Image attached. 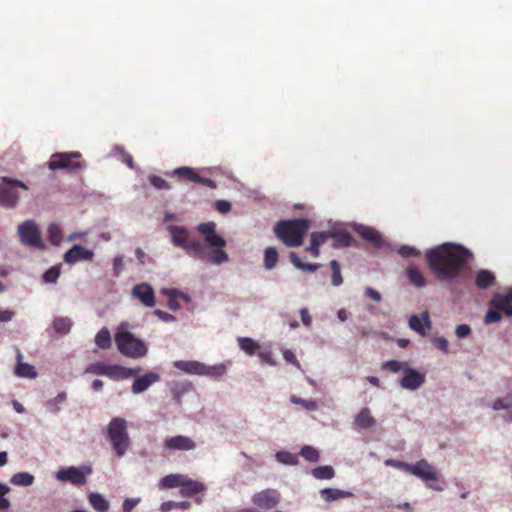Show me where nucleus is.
<instances>
[{
    "label": "nucleus",
    "instance_id": "7",
    "mask_svg": "<svg viewBox=\"0 0 512 512\" xmlns=\"http://www.w3.org/2000/svg\"><path fill=\"white\" fill-rule=\"evenodd\" d=\"M79 152H60L51 156L48 167L51 170L66 169L69 171L81 170L83 162Z\"/></svg>",
    "mask_w": 512,
    "mask_h": 512
},
{
    "label": "nucleus",
    "instance_id": "61",
    "mask_svg": "<svg viewBox=\"0 0 512 512\" xmlns=\"http://www.w3.org/2000/svg\"><path fill=\"white\" fill-rule=\"evenodd\" d=\"M139 503V499L127 498L123 502L122 510L123 512H132V510Z\"/></svg>",
    "mask_w": 512,
    "mask_h": 512
},
{
    "label": "nucleus",
    "instance_id": "46",
    "mask_svg": "<svg viewBox=\"0 0 512 512\" xmlns=\"http://www.w3.org/2000/svg\"><path fill=\"white\" fill-rule=\"evenodd\" d=\"M408 366L409 365L406 362H400L397 360H389L382 364V369L392 372V373H397L401 370L404 372V368L408 367Z\"/></svg>",
    "mask_w": 512,
    "mask_h": 512
},
{
    "label": "nucleus",
    "instance_id": "35",
    "mask_svg": "<svg viewBox=\"0 0 512 512\" xmlns=\"http://www.w3.org/2000/svg\"><path fill=\"white\" fill-rule=\"evenodd\" d=\"M10 482L13 485L27 487L33 484L34 476L28 472H18L12 476Z\"/></svg>",
    "mask_w": 512,
    "mask_h": 512
},
{
    "label": "nucleus",
    "instance_id": "39",
    "mask_svg": "<svg viewBox=\"0 0 512 512\" xmlns=\"http://www.w3.org/2000/svg\"><path fill=\"white\" fill-rule=\"evenodd\" d=\"M184 480V475L181 474H170L165 476L161 480V485L163 488H176L179 487L181 489L182 482Z\"/></svg>",
    "mask_w": 512,
    "mask_h": 512
},
{
    "label": "nucleus",
    "instance_id": "1",
    "mask_svg": "<svg viewBox=\"0 0 512 512\" xmlns=\"http://www.w3.org/2000/svg\"><path fill=\"white\" fill-rule=\"evenodd\" d=\"M469 256L467 249L452 243H445L426 252L429 268L441 281L456 278L467 264Z\"/></svg>",
    "mask_w": 512,
    "mask_h": 512
},
{
    "label": "nucleus",
    "instance_id": "56",
    "mask_svg": "<svg viewBox=\"0 0 512 512\" xmlns=\"http://www.w3.org/2000/svg\"><path fill=\"white\" fill-rule=\"evenodd\" d=\"M501 320V314L495 308H490L485 315V323L492 324Z\"/></svg>",
    "mask_w": 512,
    "mask_h": 512
},
{
    "label": "nucleus",
    "instance_id": "13",
    "mask_svg": "<svg viewBox=\"0 0 512 512\" xmlns=\"http://www.w3.org/2000/svg\"><path fill=\"white\" fill-rule=\"evenodd\" d=\"M163 446L169 451H191L197 447L196 442L192 438L184 435L166 438Z\"/></svg>",
    "mask_w": 512,
    "mask_h": 512
},
{
    "label": "nucleus",
    "instance_id": "52",
    "mask_svg": "<svg viewBox=\"0 0 512 512\" xmlns=\"http://www.w3.org/2000/svg\"><path fill=\"white\" fill-rule=\"evenodd\" d=\"M216 224L214 222L201 223L197 227V231L203 235L204 240L215 233Z\"/></svg>",
    "mask_w": 512,
    "mask_h": 512
},
{
    "label": "nucleus",
    "instance_id": "59",
    "mask_svg": "<svg viewBox=\"0 0 512 512\" xmlns=\"http://www.w3.org/2000/svg\"><path fill=\"white\" fill-rule=\"evenodd\" d=\"M432 342L437 349L444 353H448V341L444 337H436Z\"/></svg>",
    "mask_w": 512,
    "mask_h": 512
},
{
    "label": "nucleus",
    "instance_id": "64",
    "mask_svg": "<svg viewBox=\"0 0 512 512\" xmlns=\"http://www.w3.org/2000/svg\"><path fill=\"white\" fill-rule=\"evenodd\" d=\"M512 407V402H505L503 398H498L493 403L494 410H502Z\"/></svg>",
    "mask_w": 512,
    "mask_h": 512
},
{
    "label": "nucleus",
    "instance_id": "38",
    "mask_svg": "<svg viewBox=\"0 0 512 512\" xmlns=\"http://www.w3.org/2000/svg\"><path fill=\"white\" fill-rule=\"evenodd\" d=\"M278 252L274 247H267L264 252V266L266 269H273L278 262Z\"/></svg>",
    "mask_w": 512,
    "mask_h": 512
},
{
    "label": "nucleus",
    "instance_id": "40",
    "mask_svg": "<svg viewBox=\"0 0 512 512\" xmlns=\"http://www.w3.org/2000/svg\"><path fill=\"white\" fill-rule=\"evenodd\" d=\"M226 372V366L224 364H218L214 366H207L203 363V369L201 371V376H209V377H221Z\"/></svg>",
    "mask_w": 512,
    "mask_h": 512
},
{
    "label": "nucleus",
    "instance_id": "49",
    "mask_svg": "<svg viewBox=\"0 0 512 512\" xmlns=\"http://www.w3.org/2000/svg\"><path fill=\"white\" fill-rule=\"evenodd\" d=\"M330 234L331 231L313 232L310 242L314 244V246L320 247L330 238Z\"/></svg>",
    "mask_w": 512,
    "mask_h": 512
},
{
    "label": "nucleus",
    "instance_id": "6",
    "mask_svg": "<svg viewBox=\"0 0 512 512\" xmlns=\"http://www.w3.org/2000/svg\"><path fill=\"white\" fill-rule=\"evenodd\" d=\"M28 190L25 183L9 177H2L0 182V204L13 208L19 201L18 189Z\"/></svg>",
    "mask_w": 512,
    "mask_h": 512
},
{
    "label": "nucleus",
    "instance_id": "15",
    "mask_svg": "<svg viewBox=\"0 0 512 512\" xmlns=\"http://www.w3.org/2000/svg\"><path fill=\"white\" fill-rule=\"evenodd\" d=\"M425 382V375L416 371L413 368L405 367L404 376L400 380V385L403 389L416 390Z\"/></svg>",
    "mask_w": 512,
    "mask_h": 512
},
{
    "label": "nucleus",
    "instance_id": "28",
    "mask_svg": "<svg viewBox=\"0 0 512 512\" xmlns=\"http://www.w3.org/2000/svg\"><path fill=\"white\" fill-rule=\"evenodd\" d=\"M406 274L409 282L412 285L418 288L424 287L426 285V279L424 275L416 266L410 265L406 270Z\"/></svg>",
    "mask_w": 512,
    "mask_h": 512
},
{
    "label": "nucleus",
    "instance_id": "24",
    "mask_svg": "<svg viewBox=\"0 0 512 512\" xmlns=\"http://www.w3.org/2000/svg\"><path fill=\"white\" fill-rule=\"evenodd\" d=\"M169 230L172 235V242L175 246L185 248L188 243V231L184 227L170 226Z\"/></svg>",
    "mask_w": 512,
    "mask_h": 512
},
{
    "label": "nucleus",
    "instance_id": "21",
    "mask_svg": "<svg viewBox=\"0 0 512 512\" xmlns=\"http://www.w3.org/2000/svg\"><path fill=\"white\" fill-rule=\"evenodd\" d=\"M206 489L202 482L197 480L189 479L184 476V480L181 485L180 494L183 497H192L196 494L202 493Z\"/></svg>",
    "mask_w": 512,
    "mask_h": 512
},
{
    "label": "nucleus",
    "instance_id": "29",
    "mask_svg": "<svg viewBox=\"0 0 512 512\" xmlns=\"http://www.w3.org/2000/svg\"><path fill=\"white\" fill-rule=\"evenodd\" d=\"M495 282V275L488 270H480L475 279V284L480 289H487Z\"/></svg>",
    "mask_w": 512,
    "mask_h": 512
},
{
    "label": "nucleus",
    "instance_id": "25",
    "mask_svg": "<svg viewBox=\"0 0 512 512\" xmlns=\"http://www.w3.org/2000/svg\"><path fill=\"white\" fill-rule=\"evenodd\" d=\"M320 495L326 502H332L342 498H349L353 494L349 491H344L335 488H324L320 491Z\"/></svg>",
    "mask_w": 512,
    "mask_h": 512
},
{
    "label": "nucleus",
    "instance_id": "16",
    "mask_svg": "<svg viewBox=\"0 0 512 512\" xmlns=\"http://www.w3.org/2000/svg\"><path fill=\"white\" fill-rule=\"evenodd\" d=\"M141 371L140 367L137 368H126L117 364H108V368L105 376L109 377L114 381L127 379L131 376H136Z\"/></svg>",
    "mask_w": 512,
    "mask_h": 512
},
{
    "label": "nucleus",
    "instance_id": "14",
    "mask_svg": "<svg viewBox=\"0 0 512 512\" xmlns=\"http://www.w3.org/2000/svg\"><path fill=\"white\" fill-rule=\"evenodd\" d=\"M93 258L94 252L79 244L74 245L66 251L63 257L64 262L69 265H74L79 261H92Z\"/></svg>",
    "mask_w": 512,
    "mask_h": 512
},
{
    "label": "nucleus",
    "instance_id": "50",
    "mask_svg": "<svg viewBox=\"0 0 512 512\" xmlns=\"http://www.w3.org/2000/svg\"><path fill=\"white\" fill-rule=\"evenodd\" d=\"M148 180L150 184L159 190H169L171 188V185L162 177L157 175H150L148 177Z\"/></svg>",
    "mask_w": 512,
    "mask_h": 512
},
{
    "label": "nucleus",
    "instance_id": "34",
    "mask_svg": "<svg viewBox=\"0 0 512 512\" xmlns=\"http://www.w3.org/2000/svg\"><path fill=\"white\" fill-rule=\"evenodd\" d=\"M290 261L291 263L298 269L308 271V272H315L319 269L320 265L316 263H304L300 260L298 255L295 252H291L290 255Z\"/></svg>",
    "mask_w": 512,
    "mask_h": 512
},
{
    "label": "nucleus",
    "instance_id": "43",
    "mask_svg": "<svg viewBox=\"0 0 512 512\" xmlns=\"http://www.w3.org/2000/svg\"><path fill=\"white\" fill-rule=\"evenodd\" d=\"M312 475L316 479H331L334 477V469L331 466H319L313 469Z\"/></svg>",
    "mask_w": 512,
    "mask_h": 512
},
{
    "label": "nucleus",
    "instance_id": "32",
    "mask_svg": "<svg viewBox=\"0 0 512 512\" xmlns=\"http://www.w3.org/2000/svg\"><path fill=\"white\" fill-rule=\"evenodd\" d=\"M187 253L194 258L204 260L205 259V247L199 240L188 241L184 248Z\"/></svg>",
    "mask_w": 512,
    "mask_h": 512
},
{
    "label": "nucleus",
    "instance_id": "42",
    "mask_svg": "<svg viewBox=\"0 0 512 512\" xmlns=\"http://www.w3.org/2000/svg\"><path fill=\"white\" fill-rule=\"evenodd\" d=\"M66 401V393L60 392L56 397L47 401L46 407L51 413H58L61 410V405Z\"/></svg>",
    "mask_w": 512,
    "mask_h": 512
},
{
    "label": "nucleus",
    "instance_id": "20",
    "mask_svg": "<svg viewBox=\"0 0 512 512\" xmlns=\"http://www.w3.org/2000/svg\"><path fill=\"white\" fill-rule=\"evenodd\" d=\"M491 307L499 312L502 311L507 316H512V292L508 294L496 293L491 299Z\"/></svg>",
    "mask_w": 512,
    "mask_h": 512
},
{
    "label": "nucleus",
    "instance_id": "55",
    "mask_svg": "<svg viewBox=\"0 0 512 512\" xmlns=\"http://www.w3.org/2000/svg\"><path fill=\"white\" fill-rule=\"evenodd\" d=\"M398 253L404 258L417 257L420 252L412 246L403 245L399 248Z\"/></svg>",
    "mask_w": 512,
    "mask_h": 512
},
{
    "label": "nucleus",
    "instance_id": "17",
    "mask_svg": "<svg viewBox=\"0 0 512 512\" xmlns=\"http://www.w3.org/2000/svg\"><path fill=\"white\" fill-rule=\"evenodd\" d=\"M158 381H160V375L158 373L147 372L134 380L131 390L134 394H140Z\"/></svg>",
    "mask_w": 512,
    "mask_h": 512
},
{
    "label": "nucleus",
    "instance_id": "54",
    "mask_svg": "<svg viewBox=\"0 0 512 512\" xmlns=\"http://www.w3.org/2000/svg\"><path fill=\"white\" fill-rule=\"evenodd\" d=\"M384 464L388 467H393V468L403 470L406 472H409L410 467H411L410 463L402 462V461L395 460V459H386Z\"/></svg>",
    "mask_w": 512,
    "mask_h": 512
},
{
    "label": "nucleus",
    "instance_id": "33",
    "mask_svg": "<svg viewBox=\"0 0 512 512\" xmlns=\"http://www.w3.org/2000/svg\"><path fill=\"white\" fill-rule=\"evenodd\" d=\"M49 242L53 246H59L63 239V232L60 225L57 223H50L47 228Z\"/></svg>",
    "mask_w": 512,
    "mask_h": 512
},
{
    "label": "nucleus",
    "instance_id": "63",
    "mask_svg": "<svg viewBox=\"0 0 512 512\" xmlns=\"http://www.w3.org/2000/svg\"><path fill=\"white\" fill-rule=\"evenodd\" d=\"M215 206L220 213H228L231 210V203L226 200H217Z\"/></svg>",
    "mask_w": 512,
    "mask_h": 512
},
{
    "label": "nucleus",
    "instance_id": "22",
    "mask_svg": "<svg viewBox=\"0 0 512 512\" xmlns=\"http://www.w3.org/2000/svg\"><path fill=\"white\" fill-rule=\"evenodd\" d=\"M16 351H17V355H16L17 365L15 367V374L21 378H30V379L36 378L37 372L35 370V367L30 364L23 363L22 362L23 357H22L21 351L18 348L16 349Z\"/></svg>",
    "mask_w": 512,
    "mask_h": 512
},
{
    "label": "nucleus",
    "instance_id": "31",
    "mask_svg": "<svg viewBox=\"0 0 512 512\" xmlns=\"http://www.w3.org/2000/svg\"><path fill=\"white\" fill-rule=\"evenodd\" d=\"M208 263L220 265L229 260L228 254L222 248H214L209 253L205 254V259Z\"/></svg>",
    "mask_w": 512,
    "mask_h": 512
},
{
    "label": "nucleus",
    "instance_id": "45",
    "mask_svg": "<svg viewBox=\"0 0 512 512\" xmlns=\"http://www.w3.org/2000/svg\"><path fill=\"white\" fill-rule=\"evenodd\" d=\"M330 267L332 271V285L340 286L343 283V277L341 275V267L337 260H332L330 262Z\"/></svg>",
    "mask_w": 512,
    "mask_h": 512
},
{
    "label": "nucleus",
    "instance_id": "37",
    "mask_svg": "<svg viewBox=\"0 0 512 512\" xmlns=\"http://www.w3.org/2000/svg\"><path fill=\"white\" fill-rule=\"evenodd\" d=\"M72 327V321L68 317H57L53 321V328L59 334H67Z\"/></svg>",
    "mask_w": 512,
    "mask_h": 512
},
{
    "label": "nucleus",
    "instance_id": "26",
    "mask_svg": "<svg viewBox=\"0 0 512 512\" xmlns=\"http://www.w3.org/2000/svg\"><path fill=\"white\" fill-rule=\"evenodd\" d=\"M354 423L362 429H368L374 426L375 419L371 415L369 408H362L356 415Z\"/></svg>",
    "mask_w": 512,
    "mask_h": 512
},
{
    "label": "nucleus",
    "instance_id": "30",
    "mask_svg": "<svg viewBox=\"0 0 512 512\" xmlns=\"http://www.w3.org/2000/svg\"><path fill=\"white\" fill-rule=\"evenodd\" d=\"M88 500L90 505L97 512H107L109 510V502L99 493H90Z\"/></svg>",
    "mask_w": 512,
    "mask_h": 512
},
{
    "label": "nucleus",
    "instance_id": "27",
    "mask_svg": "<svg viewBox=\"0 0 512 512\" xmlns=\"http://www.w3.org/2000/svg\"><path fill=\"white\" fill-rule=\"evenodd\" d=\"M330 238L334 240L337 247H349L352 245L353 238L346 230L331 231Z\"/></svg>",
    "mask_w": 512,
    "mask_h": 512
},
{
    "label": "nucleus",
    "instance_id": "58",
    "mask_svg": "<svg viewBox=\"0 0 512 512\" xmlns=\"http://www.w3.org/2000/svg\"><path fill=\"white\" fill-rule=\"evenodd\" d=\"M123 261H124V259L122 256H117L114 258V260H113V275L115 277H119L120 274L122 273Z\"/></svg>",
    "mask_w": 512,
    "mask_h": 512
},
{
    "label": "nucleus",
    "instance_id": "5",
    "mask_svg": "<svg viewBox=\"0 0 512 512\" xmlns=\"http://www.w3.org/2000/svg\"><path fill=\"white\" fill-rule=\"evenodd\" d=\"M20 242L27 247L44 250L45 244L42 239L39 226L34 220H26L17 228Z\"/></svg>",
    "mask_w": 512,
    "mask_h": 512
},
{
    "label": "nucleus",
    "instance_id": "18",
    "mask_svg": "<svg viewBox=\"0 0 512 512\" xmlns=\"http://www.w3.org/2000/svg\"><path fill=\"white\" fill-rule=\"evenodd\" d=\"M409 327L421 336H426L431 329L429 313L425 311L421 318L416 314L411 315L409 318Z\"/></svg>",
    "mask_w": 512,
    "mask_h": 512
},
{
    "label": "nucleus",
    "instance_id": "62",
    "mask_svg": "<svg viewBox=\"0 0 512 512\" xmlns=\"http://www.w3.org/2000/svg\"><path fill=\"white\" fill-rule=\"evenodd\" d=\"M283 358L287 362L295 365L297 368H300V363L298 362V360H297V358H296V356H295V354H294V352L292 350H289V349L285 350L283 352Z\"/></svg>",
    "mask_w": 512,
    "mask_h": 512
},
{
    "label": "nucleus",
    "instance_id": "53",
    "mask_svg": "<svg viewBox=\"0 0 512 512\" xmlns=\"http://www.w3.org/2000/svg\"><path fill=\"white\" fill-rule=\"evenodd\" d=\"M205 242L214 248H223L226 245L225 239L216 232L207 237Z\"/></svg>",
    "mask_w": 512,
    "mask_h": 512
},
{
    "label": "nucleus",
    "instance_id": "47",
    "mask_svg": "<svg viewBox=\"0 0 512 512\" xmlns=\"http://www.w3.org/2000/svg\"><path fill=\"white\" fill-rule=\"evenodd\" d=\"M290 400L292 403H294L296 405H300L308 411H315L318 409V404L315 400H306V399L299 398L294 395L291 396Z\"/></svg>",
    "mask_w": 512,
    "mask_h": 512
},
{
    "label": "nucleus",
    "instance_id": "2",
    "mask_svg": "<svg viewBox=\"0 0 512 512\" xmlns=\"http://www.w3.org/2000/svg\"><path fill=\"white\" fill-rule=\"evenodd\" d=\"M310 228V221L304 218L281 220L276 223L274 232L276 236L289 247H298Z\"/></svg>",
    "mask_w": 512,
    "mask_h": 512
},
{
    "label": "nucleus",
    "instance_id": "3",
    "mask_svg": "<svg viewBox=\"0 0 512 512\" xmlns=\"http://www.w3.org/2000/svg\"><path fill=\"white\" fill-rule=\"evenodd\" d=\"M127 421L122 417H114L107 425V438L116 456L122 457L131 445Z\"/></svg>",
    "mask_w": 512,
    "mask_h": 512
},
{
    "label": "nucleus",
    "instance_id": "8",
    "mask_svg": "<svg viewBox=\"0 0 512 512\" xmlns=\"http://www.w3.org/2000/svg\"><path fill=\"white\" fill-rule=\"evenodd\" d=\"M92 473L90 466L74 467L70 466L57 471L56 478L61 482H70L75 486H83L87 482V477Z\"/></svg>",
    "mask_w": 512,
    "mask_h": 512
},
{
    "label": "nucleus",
    "instance_id": "10",
    "mask_svg": "<svg viewBox=\"0 0 512 512\" xmlns=\"http://www.w3.org/2000/svg\"><path fill=\"white\" fill-rule=\"evenodd\" d=\"M169 175L177 176L179 179H184L188 182L205 185L211 189L216 188L215 181L209 178L202 177L201 175H199L196 169L191 167L183 166L175 168Z\"/></svg>",
    "mask_w": 512,
    "mask_h": 512
},
{
    "label": "nucleus",
    "instance_id": "48",
    "mask_svg": "<svg viewBox=\"0 0 512 512\" xmlns=\"http://www.w3.org/2000/svg\"><path fill=\"white\" fill-rule=\"evenodd\" d=\"M301 456L310 462H317L320 458L319 452L312 446H304L300 452Z\"/></svg>",
    "mask_w": 512,
    "mask_h": 512
},
{
    "label": "nucleus",
    "instance_id": "57",
    "mask_svg": "<svg viewBox=\"0 0 512 512\" xmlns=\"http://www.w3.org/2000/svg\"><path fill=\"white\" fill-rule=\"evenodd\" d=\"M276 458L279 462L284 464H295V456L289 452H278Z\"/></svg>",
    "mask_w": 512,
    "mask_h": 512
},
{
    "label": "nucleus",
    "instance_id": "36",
    "mask_svg": "<svg viewBox=\"0 0 512 512\" xmlns=\"http://www.w3.org/2000/svg\"><path fill=\"white\" fill-rule=\"evenodd\" d=\"M95 343L101 349H109L111 347V335L107 328H102L95 336Z\"/></svg>",
    "mask_w": 512,
    "mask_h": 512
},
{
    "label": "nucleus",
    "instance_id": "12",
    "mask_svg": "<svg viewBox=\"0 0 512 512\" xmlns=\"http://www.w3.org/2000/svg\"><path fill=\"white\" fill-rule=\"evenodd\" d=\"M131 295L138 299L145 307L152 308L156 304L154 290L146 282L136 284L131 290Z\"/></svg>",
    "mask_w": 512,
    "mask_h": 512
},
{
    "label": "nucleus",
    "instance_id": "4",
    "mask_svg": "<svg viewBox=\"0 0 512 512\" xmlns=\"http://www.w3.org/2000/svg\"><path fill=\"white\" fill-rule=\"evenodd\" d=\"M115 343L122 355L133 359L145 356L148 351L145 343L128 331L117 332L115 334Z\"/></svg>",
    "mask_w": 512,
    "mask_h": 512
},
{
    "label": "nucleus",
    "instance_id": "11",
    "mask_svg": "<svg viewBox=\"0 0 512 512\" xmlns=\"http://www.w3.org/2000/svg\"><path fill=\"white\" fill-rule=\"evenodd\" d=\"M252 502L261 509L269 510L279 504L280 494L273 489L262 490L252 497Z\"/></svg>",
    "mask_w": 512,
    "mask_h": 512
},
{
    "label": "nucleus",
    "instance_id": "23",
    "mask_svg": "<svg viewBox=\"0 0 512 512\" xmlns=\"http://www.w3.org/2000/svg\"><path fill=\"white\" fill-rule=\"evenodd\" d=\"M173 365L180 371L190 375L201 376V371L203 369V363L194 360H177L173 363Z\"/></svg>",
    "mask_w": 512,
    "mask_h": 512
},
{
    "label": "nucleus",
    "instance_id": "44",
    "mask_svg": "<svg viewBox=\"0 0 512 512\" xmlns=\"http://www.w3.org/2000/svg\"><path fill=\"white\" fill-rule=\"evenodd\" d=\"M108 368V364L105 362H95L88 365L85 369V373L105 376Z\"/></svg>",
    "mask_w": 512,
    "mask_h": 512
},
{
    "label": "nucleus",
    "instance_id": "19",
    "mask_svg": "<svg viewBox=\"0 0 512 512\" xmlns=\"http://www.w3.org/2000/svg\"><path fill=\"white\" fill-rule=\"evenodd\" d=\"M355 230L364 240L371 243L374 247L380 248L383 246L384 240L379 231H377L375 228L358 225Z\"/></svg>",
    "mask_w": 512,
    "mask_h": 512
},
{
    "label": "nucleus",
    "instance_id": "51",
    "mask_svg": "<svg viewBox=\"0 0 512 512\" xmlns=\"http://www.w3.org/2000/svg\"><path fill=\"white\" fill-rule=\"evenodd\" d=\"M60 276V267L52 266L43 274V281L45 283H55Z\"/></svg>",
    "mask_w": 512,
    "mask_h": 512
},
{
    "label": "nucleus",
    "instance_id": "9",
    "mask_svg": "<svg viewBox=\"0 0 512 512\" xmlns=\"http://www.w3.org/2000/svg\"><path fill=\"white\" fill-rule=\"evenodd\" d=\"M409 473L425 481L429 488L439 489L435 486L438 479L437 472L425 459L411 464Z\"/></svg>",
    "mask_w": 512,
    "mask_h": 512
},
{
    "label": "nucleus",
    "instance_id": "41",
    "mask_svg": "<svg viewBox=\"0 0 512 512\" xmlns=\"http://www.w3.org/2000/svg\"><path fill=\"white\" fill-rule=\"evenodd\" d=\"M238 343L240 348L248 355H254L256 350L259 349V344L248 337L238 338Z\"/></svg>",
    "mask_w": 512,
    "mask_h": 512
},
{
    "label": "nucleus",
    "instance_id": "60",
    "mask_svg": "<svg viewBox=\"0 0 512 512\" xmlns=\"http://www.w3.org/2000/svg\"><path fill=\"white\" fill-rule=\"evenodd\" d=\"M455 333L459 339H463L471 333V328L467 324H461L456 327Z\"/></svg>",
    "mask_w": 512,
    "mask_h": 512
}]
</instances>
